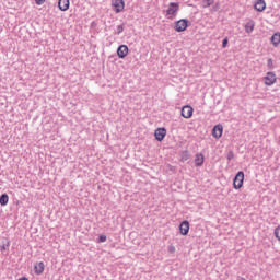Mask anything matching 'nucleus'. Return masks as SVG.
<instances>
[{
    "instance_id": "obj_1",
    "label": "nucleus",
    "mask_w": 280,
    "mask_h": 280,
    "mask_svg": "<svg viewBox=\"0 0 280 280\" xmlns=\"http://www.w3.org/2000/svg\"><path fill=\"white\" fill-rule=\"evenodd\" d=\"M244 186V173L238 171L233 179L234 189H242Z\"/></svg>"
},
{
    "instance_id": "obj_2",
    "label": "nucleus",
    "mask_w": 280,
    "mask_h": 280,
    "mask_svg": "<svg viewBox=\"0 0 280 280\" xmlns=\"http://www.w3.org/2000/svg\"><path fill=\"white\" fill-rule=\"evenodd\" d=\"M187 27H189V20L180 19L178 21H175V26H174L175 32H185Z\"/></svg>"
},
{
    "instance_id": "obj_3",
    "label": "nucleus",
    "mask_w": 280,
    "mask_h": 280,
    "mask_svg": "<svg viewBox=\"0 0 280 280\" xmlns=\"http://www.w3.org/2000/svg\"><path fill=\"white\" fill-rule=\"evenodd\" d=\"M178 10H180V5L178 4V2H171L166 10L168 19H173L172 16H176Z\"/></svg>"
},
{
    "instance_id": "obj_4",
    "label": "nucleus",
    "mask_w": 280,
    "mask_h": 280,
    "mask_svg": "<svg viewBox=\"0 0 280 280\" xmlns=\"http://www.w3.org/2000/svg\"><path fill=\"white\" fill-rule=\"evenodd\" d=\"M182 117H184V119H191L192 115H194V107L189 106V105H185L182 108Z\"/></svg>"
},
{
    "instance_id": "obj_5",
    "label": "nucleus",
    "mask_w": 280,
    "mask_h": 280,
    "mask_svg": "<svg viewBox=\"0 0 280 280\" xmlns=\"http://www.w3.org/2000/svg\"><path fill=\"white\" fill-rule=\"evenodd\" d=\"M264 80H265L266 86H272V84L277 82V74H275V72H267Z\"/></svg>"
},
{
    "instance_id": "obj_6",
    "label": "nucleus",
    "mask_w": 280,
    "mask_h": 280,
    "mask_svg": "<svg viewBox=\"0 0 280 280\" xmlns=\"http://www.w3.org/2000/svg\"><path fill=\"white\" fill-rule=\"evenodd\" d=\"M166 135H167V129H165V127L158 128L154 132V137L156 141H163Z\"/></svg>"
},
{
    "instance_id": "obj_7",
    "label": "nucleus",
    "mask_w": 280,
    "mask_h": 280,
    "mask_svg": "<svg viewBox=\"0 0 280 280\" xmlns=\"http://www.w3.org/2000/svg\"><path fill=\"white\" fill-rule=\"evenodd\" d=\"M222 132H224V127H222V125H215L212 129V136L214 139H220V137H222Z\"/></svg>"
},
{
    "instance_id": "obj_8",
    "label": "nucleus",
    "mask_w": 280,
    "mask_h": 280,
    "mask_svg": "<svg viewBox=\"0 0 280 280\" xmlns=\"http://www.w3.org/2000/svg\"><path fill=\"white\" fill-rule=\"evenodd\" d=\"M124 8H126V3L124 2V0H115L114 10L116 14H119V12H124Z\"/></svg>"
},
{
    "instance_id": "obj_9",
    "label": "nucleus",
    "mask_w": 280,
    "mask_h": 280,
    "mask_svg": "<svg viewBox=\"0 0 280 280\" xmlns=\"http://www.w3.org/2000/svg\"><path fill=\"white\" fill-rule=\"evenodd\" d=\"M117 56L118 58H126V56H128V46L127 45H120L118 48H117Z\"/></svg>"
},
{
    "instance_id": "obj_10",
    "label": "nucleus",
    "mask_w": 280,
    "mask_h": 280,
    "mask_svg": "<svg viewBox=\"0 0 280 280\" xmlns=\"http://www.w3.org/2000/svg\"><path fill=\"white\" fill-rule=\"evenodd\" d=\"M180 235H188L189 233V221L185 220L179 224Z\"/></svg>"
},
{
    "instance_id": "obj_11",
    "label": "nucleus",
    "mask_w": 280,
    "mask_h": 280,
    "mask_svg": "<svg viewBox=\"0 0 280 280\" xmlns=\"http://www.w3.org/2000/svg\"><path fill=\"white\" fill-rule=\"evenodd\" d=\"M195 165H196V167H202V165H205V154L196 153Z\"/></svg>"
},
{
    "instance_id": "obj_12",
    "label": "nucleus",
    "mask_w": 280,
    "mask_h": 280,
    "mask_svg": "<svg viewBox=\"0 0 280 280\" xmlns=\"http://www.w3.org/2000/svg\"><path fill=\"white\" fill-rule=\"evenodd\" d=\"M254 9L256 12H264L266 10V0H256Z\"/></svg>"
},
{
    "instance_id": "obj_13",
    "label": "nucleus",
    "mask_w": 280,
    "mask_h": 280,
    "mask_svg": "<svg viewBox=\"0 0 280 280\" xmlns=\"http://www.w3.org/2000/svg\"><path fill=\"white\" fill-rule=\"evenodd\" d=\"M35 275H43L45 272V262L39 261L34 265Z\"/></svg>"
},
{
    "instance_id": "obj_14",
    "label": "nucleus",
    "mask_w": 280,
    "mask_h": 280,
    "mask_svg": "<svg viewBox=\"0 0 280 280\" xmlns=\"http://www.w3.org/2000/svg\"><path fill=\"white\" fill-rule=\"evenodd\" d=\"M70 2L69 0H59L58 1V8L61 10V12H67L69 10Z\"/></svg>"
},
{
    "instance_id": "obj_15",
    "label": "nucleus",
    "mask_w": 280,
    "mask_h": 280,
    "mask_svg": "<svg viewBox=\"0 0 280 280\" xmlns=\"http://www.w3.org/2000/svg\"><path fill=\"white\" fill-rule=\"evenodd\" d=\"M254 30H255V21L250 20L245 24V32L246 34H253Z\"/></svg>"
},
{
    "instance_id": "obj_16",
    "label": "nucleus",
    "mask_w": 280,
    "mask_h": 280,
    "mask_svg": "<svg viewBox=\"0 0 280 280\" xmlns=\"http://www.w3.org/2000/svg\"><path fill=\"white\" fill-rule=\"evenodd\" d=\"M271 43H272L273 47H279V44H280V33H275L271 36Z\"/></svg>"
},
{
    "instance_id": "obj_17",
    "label": "nucleus",
    "mask_w": 280,
    "mask_h": 280,
    "mask_svg": "<svg viewBox=\"0 0 280 280\" xmlns=\"http://www.w3.org/2000/svg\"><path fill=\"white\" fill-rule=\"evenodd\" d=\"M8 202H10V196H8V194L4 192L0 196V205L2 207H5Z\"/></svg>"
},
{
    "instance_id": "obj_18",
    "label": "nucleus",
    "mask_w": 280,
    "mask_h": 280,
    "mask_svg": "<svg viewBox=\"0 0 280 280\" xmlns=\"http://www.w3.org/2000/svg\"><path fill=\"white\" fill-rule=\"evenodd\" d=\"M214 0H202V8H211L213 5Z\"/></svg>"
},
{
    "instance_id": "obj_19",
    "label": "nucleus",
    "mask_w": 280,
    "mask_h": 280,
    "mask_svg": "<svg viewBox=\"0 0 280 280\" xmlns=\"http://www.w3.org/2000/svg\"><path fill=\"white\" fill-rule=\"evenodd\" d=\"M189 156H191L189 154V151L185 150V151L182 152V161H184V162L189 161Z\"/></svg>"
},
{
    "instance_id": "obj_20",
    "label": "nucleus",
    "mask_w": 280,
    "mask_h": 280,
    "mask_svg": "<svg viewBox=\"0 0 280 280\" xmlns=\"http://www.w3.org/2000/svg\"><path fill=\"white\" fill-rule=\"evenodd\" d=\"M273 235H275V237H277L278 242H280V225H278L275 229Z\"/></svg>"
},
{
    "instance_id": "obj_21",
    "label": "nucleus",
    "mask_w": 280,
    "mask_h": 280,
    "mask_svg": "<svg viewBox=\"0 0 280 280\" xmlns=\"http://www.w3.org/2000/svg\"><path fill=\"white\" fill-rule=\"evenodd\" d=\"M8 248H10V241H7V243H3L0 247L1 253H3V250H8Z\"/></svg>"
},
{
    "instance_id": "obj_22",
    "label": "nucleus",
    "mask_w": 280,
    "mask_h": 280,
    "mask_svg": "<svg viewBox=\"0 0 280 280\" xmlns=\"http://www.w3.org/2000/svg\"><path fill=\"white\" fill-rule=\"evenodd\" d=\"M226 159H228V161H233V159H235V153L233 151H229Z\"/></svg>"
},
{
    "instance_id": "obj_23",
    "label": "nucleus",
    "mask_w": 280,
    "mask_h": 280,
    "mask_svg": "<svg viewBox=\"0 0 280 280\" xmlns=\"http://www.w3.org/2000/svg\"><path fill=\"white\" fill-rule=\"evenodd\" d=\"M267 67H268V69H275V63H273V61H272V58H269V59L267 60Z\"/></svg>"
},
{
    "instance_id": "obj_24",
    "label": "nucleus",
    "mask_w": 280,
    "mask_h": 280,
    "mask_svg": "<svg viewBox=\"0 0 280 280\" xmlns=\"http://www.w3.org/2000/svg\"><path fill=\"white\" fill-rule=\"evenodd\" d=\"M122 33H124V24H120V25L117 26L116 34H117V36H119V34H122Z\"/></svg>"
},
{
    "instance_id": "obj_25",
    "label": "nucleus",
    "mask_w": 280,
    "mask_h": 280,
    "mask_svg": "<svg viewBox=\"0 0 280 280\" xmlns=\"http://www.w3.org/2000/svg\"><path fill=\"white\" fill-rule=\"evenodd\" d=\"M97 242H98V244H102V243L106 242V235H104V234L100 235Z\"/></svg>"
},
{
    "instance_id": "obj_26",
    "label": "nucleus",
    "mask_w": 280,
    "mask_h": 280,
    "mask_svg": "<svg viewBox=\"0 0 280 280\" xmlns=\"http://www.w3.org/2000/svg\"><path fill=\"white\" fill-rule=\"evenodd\" d=\"M167 250H168V253L174 254V253H176V247L174 245H170L167 247Z\"/></svg>"
},
{
    "instance_id": "obj_27",
    "label": "nucleus",
    "mask_w": 280,
    "mask_h": 280,
    "mask_svg": "<svg viewBox=\"0 0 280 280\" xmlns=\"http://www.w3.org/2000/svg\"><path fill=\"white\" fill-rule=\"evenodd\" d=\"M229 45V37H225L223 40H222V47L223 49H225V47Z\"/></svg>"
},
{
    "instance_id": "obj_28",
    "label": "nucleus",
    "mask_w": 280,
    "mask_h": 280,
    "mask_svg": "<svg viewBox=\"0 0 280 280\" xmlns=\"http://www.w3.org/2000/svg\"><path fill=\"white\" fill-rule=\"evenodd\" d=\"M36 5H43L45 3V0H35Z\"/></svg>"
},
{
    "instance_id": "obj_29",
    "label": "nucleus",
    "mask_w": 280,
    "mask_h": 280,
    "mask_svg": "<svg viewBox=\"0 0 280 280\" xmlns=\"http://www.w3.org/2000/svg\"><path fill=\"white\" fill-rule=\"evenodd\" d=\"M213 10H214V11L220 10V4L217 3V4L213 7Z\"/></svg>"
},
{
    "instance_id": "obj_30",
    "label": "nucleus",
    "mask_w": 280,
    "mask_h": 280,
    "mask_svg": "<svg viewBox=\"0 0 280 280\" xmlns=\"http://www.w3.org/2000/svg\"><path fill=\"white\" fill-rule=\"evenodd\" d=\"M237 280H246V278H244V277H237Z\"/></svg>"
},
{
    "instance_id": "obj_31",
    "label": "nucleus",
    "mask_w": 280,
    "mask_h": 280,
    "mask_svg": "<svg viewBox=\"0 0 280 280\" xmlns=\"http://www.w3.org/2000/svg\"><path fill=\"white\" fill-rule=\"evenodd\" d=\"M20 280H28V279L24 277V278H21Z\"/></svg>"
}]
</instances>
